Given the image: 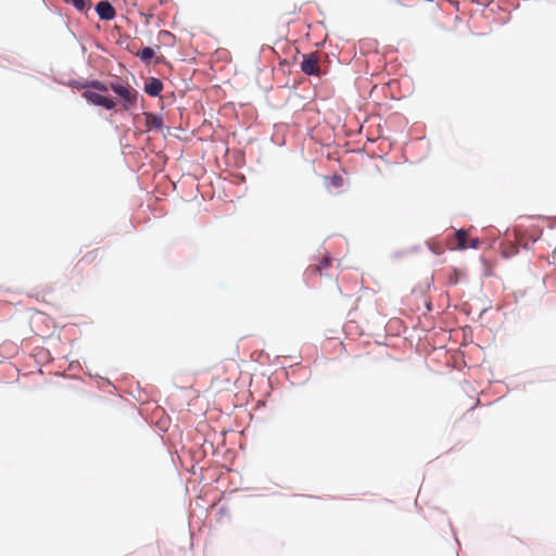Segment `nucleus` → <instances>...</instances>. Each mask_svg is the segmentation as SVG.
<instances>
[{"label":"nucleus","mask_w":556,"mask_h":556,"mask_svg":"<svg viewBox=\"0 0 556 556\" xmlns=\"http://www.w3.org/2000/svg\"><path fill=\"white\" fill-rule=\"evenodd\" d=\"M300 67L301 71L307 76L320 77L325 74L321 68V60L318 52H309L304 54Z\"/></svg>","instance_id":"20e7f679"},{"label":"nucleus","mask_w":556,"mask_h":556,"mask_svg":"<svg viewBox=\"0 0 556 556\" xmlns=\"http://www.w3.org/2000/svg\"><path fill=\"white\" fill-rule=\"evenodd\" d=\"M553 220H554V222H556V216H555V217H553Z\"/></svg>","instance_id":"2eb2a0df"},{"label":"nucleus","mask_w":556,"mask_h":556,"mask_svg":"<svg viewBox=\"0 0 556 556\" xmlns=\"http://www.w3.org/2000/svg\"><path fill=\"white\" fill-rule=\"evenodd\" d=\"M455 237H456V248L458 250L468 249L467 230H465L464 228L457 229L455 231Z\"/></svg>","instance_id":"6e6552de"},{"label":"nucleus","mask_w":556,"mask_h":556,"mask_svg":"<svg viewBox=\"0 0 556 556\" xmlns=\"http://www.w3.org/2000/svg\"><path fill=\"white\" fill-rule=\"evenodd\" d=\"M331 261H332V258L330 256L324 257L319 262V265L317 266L316 271H321L323 269L328 268L331 264Z\"/></svg>","instance_id":"9b49d317"},{"label":"nucleus","mask_w":556,"mask_h":556,"mask_svg":"<svg viewBox=\"0 0 556 556\" xmlns=\"http://www.w3.org/2000/svg\"><path fill=\"white\" fill-rule=\"evenodd\" d=\"M330 185L334 188H341L343 186V177L339 174H334L329 177Z\"/></svg>","instance_id":"9d476101"},{"label":"nucleus","mask_w":556,"mask_h":556,"mask_svg":"<svg viewBox=\"0 0 556 556\" xmlns=\"http://www.w3.org/2000/svg\"><path fill=\"white\" fill-rule=\"evenodd\" d=\"M163 90V83L159 78L151 77L144 85V91L151 97H157Z\"/></svg>","instance_id":"423d86ee"},{"label":"nucleus","mask_w":556,"mask_h":556,"mask_svg":"<svg viewBox=\"0 0 556 556\" xmlns=\"http://www.w3.org/2000/svg\"><path fill=\"white\" fill-rule=\"evenodd\" d=\"M89 86L101 92L112 90L122 99V106L125 111H130L136 108L138 100V91L127 83H123L119 78L104 84L100 80H92Z\"/></svg>","instance_id":"f257e3e1"},{"label":"nucleus","mask_w":556,"mask_h":556,"mask_svg":"<svg viewBox=\"0 0 556 556\" xmlns=\"http://www.w3.org/2000/svg\"><path fill=\"white\" fill-rule=\"evenodd\" d=\"M144 118H146V126H147L148 130H153V129L159 130L163 126L162 118L153 113H146Z\"/></svg>","instance_id":"0eeeda50"},{"label":"nucleus","mask_w":556,"mask_h":556,"mask_svg":"<svg viewBox=\"0 0 556 556\" xmlns=\"http://www.w3.org/2000/svg\"><path fill=\"white\" fill-rule=\"evenodd\" d=\"M542 236V230H539L536 235L527 236L525 232L520 230H514V242L510 243L509 250H505L503 252V256L508 258L516 255L520 248L530 249L532 244H534Z\"/></svg>","instance_id":"f03ea898"},{"label":"nucleus","mask_w":556,"mask_h":556,"mask_svg":"<svg viewBox=\"0 0 556 556\" xmlns=\"http://www.w3.org/2000/svg\"><path fill=\"white\" fill-rule=\"evenodd\" d=\"M429 249H430L434 254H438V255H439V254H441V250H439V249H437V248H434V247H432V245H430V247H429Z\"/></svg>","instance_id":"ddd939ff"},{"label":"nucleus","mask_w":556,"mask_h":556,"mask_svg":"<svg viewBox=\"0 0 556 556\" xmlns=\"http://www.w3.org/2000/svg\"><path fill=\"white\" fill-rule=\"evenodd\" d=\"M480 245V241L479 239L475 238V239H471L470 242H468V249H478Z\"/></svg>","instance_id":"f8f14e48"},{"label":"nucleus","mask_w":556,"mask_h":556,"mask_svg":"<svg viewBox=\"0 0 556 556\" xmlns=\"http://www.w3.org/2000/svg\"><path fill=\"white\" fill-rule=\"evenodd\" d=\"M457 282H458L457 277H455V278H451V283L456 285Z\"/></svg>","instance_id":"4468645a"},{"label":"nucleus","mask_w":556,"mask_h":556,"mask_svg":"<svg viewBox=\"0 0 556 556\" xmlns=\"http://www.w3.org/2000/svg\"><path fill=\"white\" fill-rule=\"evenodd\" d=\"M87 89L83 92V97L90 103L97 106L104 108L106 110H114L117 105V102L105 96V92H101L99 90H96L89 86V84L86 86Z\"/></svg>","instance_id":"7ed1b4c3"},{"label":"nucleus","mask_w":556,"mask_h":556,"mask_svg":"<svg viewBox=\"0 0 556 556\" xmlns=\"http://www.w3.org/2000/svg\"><path fill=\"white\" fill-rule=\"evenodd\" d=\"M96 11L103 21L113 20L115 16V10L109 1H100L96 7Z\"/></svg>","instance_id":"39448f33"},{"label":"nucleus","mask_w":556,"mask_h":556,"mask_svg":"<svg viewBox=\"0 0 556 556\" xmlns=\"http://www.w3.org/2000/svg\"><path fill=\"white\" fill-rule=\"evenodd\" d=\"M155 52L152 48L146 47L137 55L140 58L142 62L149 63L151 59L154 56Z\"/></svg>","instance_id":"1a4fd4ad"}]
</instances>
